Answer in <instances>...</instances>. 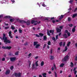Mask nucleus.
<instances>
[{
  "label": "nucleus",
  "mask_w": 77,
  "mask_h": 77,
  "mask_svg": "<svg viewBox=\"0 0 77 77\" xmlns=\"http://www.w3.org/2000/svg\"><path fill=\"white\" fill-rule=\"evenodd\" d=\"M6 36V34H3V37L2 39L3 40H4V42L6 44H10L11 43V40H9L8 39V38Z\"/></svg>",
  "instance_id": "obj_1"
},
{
  "label": "nucleus",
  "mask_w": 77,
  "mask_h": 77,
  "mask_svg": "<svg viewBox=\"0 0 77 77\" xmlns=\"http://www.w3.org/2000/svg\"><path fill=\"white\" fill-rule=\"evenodd\" d=\"M18 21L20 23H26V25H27L28 26H29V25H30V21L28 20L26 22V21L23 20H19Z\"/></svg>",
  "instance_id": "obj_2"
},
{
  "label": "nucleus",
  "mask_w": 77,
  "mask_h": 77,
  "mask_svg": "<svg viewBox=\"0 0 77 77\" xmlns=\"http://www.w3.org/2000/svg\"><path fill=\"white\" fill-rule=\"evenodd\" d=\"M12 75L13 76L15 75V77H20L21 76V73L20 72H19L18 73H14V74Z\"/></svg>",
  "instance_id": "obj_3"
},
{
  "label": "nucleus",
  "mask_w": 77,
  "mask_h": 77,
  "mask_svg": "<svg viewBox=\"0 0 77 77\" xmlns=\"http://www.w3.org/2000/svg\"><path fill=\"white\" fill-rule=\"evenodd\" d=\"M2 48L3 49H5V50H7V49H8V50H10V49H11V48H12V47L11 46H3L2 47Z\"/></svg>",
  "instance_id": "obj_4"
},
{
  "label": "nucleus",
  "mask_w": 77,
  "mask_h": 77,
  "mask_svg": "<svg viewBox=\"0 0 77 77\" xmlns=\"http://www.w3.org/2000/svg\"><path fill=\"white\" fill-rule=\"evenodd\" d=\"M69 57V56L68 55H66L65 56L63 59V60L64 61H66L68 59V58Z\"/></svg>",
  "instance_id": "obj_5"
},
{
  "label": "nucleus",
  "mask_w": 77,
  "mask_h": 77,
  "mask_svg": "<svg viewBox=\"0 0 77 77\" xmlns=\"http://www.w3.org/2000/svg\"><path fill=\"white\" fill-rule=\"evenodd\" d=\"M8 34L10 38L11 39H12V38H13V36H12V32L10 31L9 32Z\"/></svg>",
  "instance_id": "obj_6"
},
{
  "label": "nucleus",
  "mask_w": 77,
  "mask_h": 77,
  "mask_svg": "<svg viewBox=\"0 0 77 77\" xmlns=\"http://www.w3.org/2000/svg\"><path fill=\"white\" fill-rule=\"evenodd\" d=\"M34 23H35L34 24V26H35V25H37V23H38V21H35L34 20H32L31 21V24H33Z\"/></svg>",
  "instance_id": "obj_7"
},
{
  "label": "nucleus",
  "mask_w": 77,
  "mask_h": 77,
  "mask_svg": "<svg viewBox=\"0 0 77 77\" xmlns=\"http://www.w3.org/2000/svg\"><path fill=\"white\" fill-rule=\"evenodd\" d=\"M10 59L11 62H14L16 60V58L15 57H11Z\"/></svg>",
  "instance_id": "obj_8"
},
{
  "label": "nucleus",
  "mask_w": 77,
  "mask_h": 77,
  "mask_svg": "<svg viewBox=\"0 0 77 77\" xmlns=\"http://www.w3.org/2000/svg\"><path fill=\"white\" fill-rule=\"evenodd\" d=\"M11 72V71L10 70H7L5 72V74L6 75H8V74H9Z\"/></svg>",
  "instance_id": "obj_9"
},
{
  "label": "nucleus",
  "mask_w": 77,
  "mask_h": 77,
  "mask_svg": "<svg viewBox=\"0 0 77 77\" xmlns=\"http://www.w3.org/2000/svg\"><path fill=\"white\" fill-rule=\"evenodd\" d=\"M56 30H57V33H59V32H61V29L57 28L56 29Z\"/></svg>",
  "instance_id": "obj_10"
},
{
  "label": "nucleus",
  "mask_w": 77,
  "mask_h": 77,
  "mask_svg": "<svg viewBox=\"0 0 77 77\" xmlns=\"http://www.w3.org/2000/svg\"><path fill=\"white\" fill-rule=\"evenodd\" d=\"M4 18H12V17L10 16H5Z\"/></svg>",
  "instance_id": "obj_11"
},
{
  "label": "nucleus",
  "mask_w": 77,
  "mask_h": 77,
  "mask_svg": "<svg viewBox=\"0 0 77 77\" xmlns=\"http://www.w3.org/2000/svg\"><path fill=\"white\" fill-rule=\"evenodd\" d=\"M63 37L64 38H67V35L66 34H64L63 35Z\"/></svg>",
  "instance_id": "obj_12"
},
{
  "label": "nucleus",
  "mask_w": 77,
  "mask_h": 77,
  "mask_svg": "<svg viewBox=\"0 0 77 77\" xmlns=\"http://www.w3.org/2000/svg\"><path fill=\"white\" fill-rule=\"evenodd\" d=\"M54 30H49V32L50 33H52V35H53L54 34Z\"/></svg>",
  "instance_id": "obj_13"
},
{
  "label": "nucleus",
  "mask_w": 77,
  "mask_h": 77,
  "mask_svg": "<svg viewBox=\"0 0 77 77\" xmlns=\"http://www.w3.org/2000/svg\"><path fill=\"white\" fill-rule=\"evenodd\" d=\"M38 42H34V46H35V45H36L38 44Z\"/></svg>",
  "instance_id": "obj_14"
},
{
  "label": "nucleus",
  "mask_w": 77,
  "mask_h": 77,
  "mask_svg": "<svg viewBox=\"0 0 77 77\" xmlns=\"http://www.w3.org/2000/svg\"><path fill=\"white\" fill-rule=\"evenodd\" d=\"M44 61H42L41 62V66H44Z\"/></svg>",
  "instance_id": "obj_15"
},
{
  "label": "nucleus",
  "mask_w": 77,
  "mask_h": 77,
  "mask_svg": "<svg viewBox=\"0 0 77 77\" xmlns=\"http://www.w3.org/2000/svg\"><path fill=\"white\" fill-rule=\"evenodd\" d=\"M61 17L59 18V19L60 20H61L62 19V18H63V17H64V15H61Z\"/></svg>",
  "instance_id": "obj_16"
},
{
  "label": "nucleus",
  "mask_w": 77,
  "mask_h": 77,
  "mask_svg": "<svg viewBox=\"0 0 77 77\" xmlns=\"http://www.w3.org/2000/svg\"><path fill=\"white\" fill-rule=\"evenodd\" d=\"M77 14H74L73 15L72 18H74L75 17H77Z\"/></svg>",
  "instance_id": "obj_17"
},
{
  "label": "nucleus",
  "mask_w": 77,
  "mask_h": 77,
  "mask_svg": "<svg viewBox=\"0 0 77 77\" xmlns=\"http://www.w3.org/2000/svg\"><path fill=\"white\" fill-rule=\"evenodd\" d=\"M50 57L51 60H53V59H54V57L52 55Z\"/></svg>",
  "instance_id": "obj_18"
},
{
  "label": "nucleus",
  "mask_w": 77,
  "mask_h": 77,
  "mask_svg": "<svg viewBox=\"0 0 77 77\" xmlns=\"http://www.w3.org/2000/svg\"><path fill=\"white\" fill-rule=\"evenodd\" d=\"M42 75H43V77H47L46 75H47V73H45L42 74Z\"/></svg>",
  "instance_id": "obj_19"
},
{
  "label": "nucleus",
  "mask_w": 77,
  "mask_h": 77,
  "mask_svg": "<svg viewBox=\"0 0 77 77\" xmlns=\"http://www.w3.org/2000/svg\"><path fill=\"white\" fill-rule=\"evenodd\" d=\"M68 50V47H67V46H65V49L64 50H63V51H67Z\"/></svg>",
  "instance_id": "obj_20"
},
{
  "label": "nucleus",
  "mask_w": 77,
  "mask_h": 77,
  "mask_svg": "<svg viewBox=\"0 0 77 77\" xmlns=\"http://www.w3.org/2000/svg\"><path fill=\"white\" fill-rule=\"evenodd\" d=\"M39 35H40V37H42V36H44V34H43L41 33H40L39 34Z\"/></svg>",
  "instance_id": "obj_21"
},
{
  "label": "nucleus",
  "mask_w": 77,
  "mask_h": 77,
  "mask_svg": "<svg viewBox=\"0 0 77 77\" xmlns=\"http://www.w3.org/2000/svg\"><path fill=\"white\" fill-rule=\"evenodd\" d=\"M35 64H33L32 65V69H33L34 68H35Z\"/></svg>",
  "instance_id": "obj_22"
},
{
  "label": "nucleus",
  "mask_w": 77,
  "mask_h": 77,
  "mask_svg": "<svg viewBox=\"0 0 77 77\" xmlns=\"http://www.w3.org/2000/svg\"><path fill=\"white\" fill-rule=\"evenodd\" d=\"M40 46V45L39 44H37L35 46V48H38Z\"/></svg>",
  "instance_id": "obj_23"
},
{
  "label": "nucleus",
  "mask_w": 77,
  "mask_h": 77,
  "mask_svg": "<svg viewBox=\"0 0 77 77\" xmlns=\"http://www.w3.org/2000/svg\"><path fill=\"white\" fill-rule=\"evenodd\" d=\"M47 34L48 36H50V32H49V30L48 29L47 30Z\"/></svg>",
  "instance_id": "obj_24"
},
{
  "label": "nucleus",
  "mask_w": 77,
  "mask_h": 77,
  "mask_svg": "<svg viewBox=\"0 0 77 77\" xmlns=\"http://www.w3.org/2000/svg\"><path fill=\"white\" fill-rule=\"evenodd\" d=\"M38 61H37L35 63V65L36 66H38Z\"/></svg>",
  "instance_id": "obj_25"
},
{
  "label": "nucleus",
  "mask_w": 77,
  "mask_h": 77,
  "mask_svg": "<svg viewBox=\"0 0 77 77\" xmlns=\"http://www.w3.org/2000/svg\"><path fill=\"white\" fill-rule=\"evenodd\" d=\"M19 53V52L18 51H17L16 52V53L15 54V56H18Z\"/></svg>",
  "instance_id": "obj_26"
},
{
  "label": "nucleus",
  "mask_w": 77,
  "mask_h": 77,
  "mask_svg": "<svg viewBox=\"0 0 77 77\" xmlns=\"http://www.w3.org/2000/svg\"><path fill=\"white\" fill-rule=\"evenodd\" d=\"M64 63L61 64L60 65V67H63V66H64Z\"/></svg>",
  "instance_id": "obj_27"
},
{
  "label": "nucleus",
  "mask_w": 77,
  "mask_h": 77,
  "mask_svg": "<svg viewBox=\"0 0 77 77\" xmlns=\"http://www.w3.org/2000/svg\"><path fill=\"white\" fill-rule=\"evenodd\" d=\"M72 31L73 32H75V28H73L72 29Z\"/></svg>",
  "instance_id": "obj_28"
},
{
  "label": "nucleus",
  "mask_w": 77,
  "mask_h": 77,
  "mask_svg": "<svg viewBox=\"0 0 77 77\" xmlns=\"http://www.w3.org/2000/svg\"><path fill=\"white\" fill-rule=\"evenodd\" d=\"M22 30L20 28L19 29V32L20 33H22Z\"/></svg>",
  "instance_id": "obj_29"
},
{
  "label": "nucleus",
  "mask_w": 77,
  "mask_h": 77,
  "mask_svg": "<svg viewBox=\"0 0 77 77\" xmlns=\"http://www.w3.org/2000/svg\"><path fill=\"white\" fill-rule=\"evenodd\" d=\"M70 44H71V42H69L67 44V47H69V45H70Z\"/></svg>",
  "instance_id": "obj_30"
},
{
  "label": "nucleus",
  "mask_w": 77,
  "mask_h": 77,
  "mask_svg": "<svg viewBox=\"0 0 77 77\" xmlns=\"http://www.w3.org/2000/svg\"><path fill=\"white\" fill-rule=\"evenodd\" d=\"M43 39L44 40H46V39H47V36H43Z\"/></svg>",
  "instance_id": "obj_31"
},
{
  "label": "nucleus",
  "mask_w": 77,
  "mask_h": 77,
  "mask_svg": "<svg viewBox=\"0 0 77 77\" xmlns=\"http://www.w3.org/2000/svg\"><path fill=\"white\" fill-rule=\"evenodd\" d=\"M60 46V47H62V42H61L59 43Z\"/></svg>",
  "instance_id": "obj_32"
},
{
  "label": "nucleus",
  "mask_w": 77,
  "mask_h": 77,
  "mask_svg": "<svg viewBox=\"0 0 77 77\" xmlns=\"http://www.w3.org/2000/svg\"><path fill=\"white\" fill-rule=\"evenodd\" d=\"M48 44L49 45H51V42L50 41H49L48 42Z\"/></svg>",
  "instance_id": "obj_33"
},
{
  "label": "nucleus",
  "mask_w": 77,
  "mask_h": 77,
  "mask_svg": "<svg viewBox=\"0 0 77 77\" xmlns=\"http://www.w3.org/2000/svg\"><path fill=\"white\" fill-rule=\"evenodd\" d=\"M46 46H47V44H44L43 47V49H44L45 48V47H46Z\"/></svg>",
  "instance_id": "obj_34"
},
{
  "label": "nucleus",
  "mask_w": 77,
  "mask_h": 77,
  "mask_svg": "<svg viewBox=\"0 0 77 77\" xmlns=\"http://www.w3.org/2000/svg\"><path fill=\"white\" fill-rule=\"evenodd\" d=\"M66 44V42H64L63 44V46L65 47V45Z\"/></svg>",
  "instance_id": "obj_35"
},
{
  "label": "nucleus",
  "mask_w": 77,
  "mask_h": 77,
  "mask_svg": "<svg viewBox=\"0 0 77 77\" xmlns=\"http://www.w3.org/2000/svg\"><path fill=\"white\" fill-rule=\"evenodd\" d=\"M69 26L70 27H72L73 26V25L72 24H69Z\"/></svg>",
  "instance_id": "obj_36"
},
{
  "label": "nucleus",
  "mask_w": 77,
  "mask_h": 77,
  "mask_svg": "<svg viewBox=\"0 0 77 77\" xmlns=\"http://www.w3.org/2000/svg\"><path fill=\"white\" fill-rule=\"evenodd\" d=\"M73 2V0H70L69 1V3H70V4H72V2Z\"/></svg>",
  "instance_id": "obj_37"
},
{
  "label": "nucleus",
  "mask_w": 77,
  "mask_h": 77,
  "mask_svg": "<svg viewBox=\"0 0 77 77\" xmlns=\"http://www.w3.org/2000/svg\"><path fill=\"white\" fill-rule=\"evenodd\" d=\"M11 29L12 30H14L15 29V27H14L12 25L11 26Z\"/></svg>",
  "instance_id": "obj_38"
},
{
  "label": "nucleus",
  "mask_w": 77,
  "mask_h": 77,
  "mask_svg": "<svg viewBox=\"0 0 77 77\" xmlns=\"http://www.w3.org/2000/svg\"><path fill=\"white\" fill-rule=\"evenodd\" d=\"M73 65H74V64H73V63H72V62H71V65H70L71 66V67H72V66H73Z\"/></svg>",
  "instance_id": "obj_39"
},
{
  "label": "nucleus",
  "mask_w": 77,
  "mask_h": 77,
  "mask_svg": "<svg viewBox=\"0 0 77 77\" xmlns=\"http://www.w3.org/2000/svg\"><path fill=\"white\" fill-rule=\"evenodd\" d=\"M14 69V66H11L10 67V69L11 70H12V69Z\"/></svg>",
  "instance_id": "obj_40"
},
{
  "label": "nucleus",
  "mask_w": 77,
  "mask_h": 77,
  "mask_svg": "<svg viewBox=\"0 0 77 77\" xmlns=\"http://www.w3.org/2000/svg\"><path fill=\"white\" fill-rule=\"evenodd\" d=\"M34 35H35V36H36V37H38V38H39V37H40V36L39 35L37 34H34Z\"/></svg>",
  "instance_id": "obj_41"
},
{
  "label": "nucleus",
  "mask_w": 77,
  "mask_h": 77,
  "mask_svg": "<svg viewBox=\"0 0 77 77\" xmlns=\"http://www.w3.org/2000/svg\"><path fill=\"white\" fill-rule=\"evenodd\" d=\"M55 76V77H57V73H56V72H54Z\"/></svg>",
  "instance_id": "obj_42"
},
{
  "label": "nucleus",
  "mask_w": 77,
  "mask_h": 77,
  "mask_svg": "<svg viewBox=\"0 0 77 77\" xmlns=\"http://www.w3.org/2000/svg\"><path fill=\"white\" fill-rule=\"evenodd\" d=\"M12 55V54L11 53H10L8 54V55L9 56H11Z\"/></svg>",
  "instance_id": "obj_43"
},
{
  "label": "nucleus",
  "mask_w": 77,
  "mask_h": 77,
  "mask_svg": "<svg viewBox=\"0 0 77 77\" xmlns=\"http://www.w3.org/2000/svg\"><path fill=\"white\" fill-rule=\"evenodd\" d=\"M68 21H71V17H69L68 18Z\"/></svg>",
  "instance_id": "obj_44"
},
{
  "label": "nucleus",
  "mask_w": 77,
  "mask_h": 77,
  "mask_svg": "<svg viewBox=\"0 0 77 77\" xmlns=\"http://www.w3.org/2000/svg\"><path fill=\"white\" fill-rule=\"evenodd\" d=\"M10 22H13L14 21V20L12 19H10Z\"/></svg>",
  "instance_id": "obj_45"
},
{
  "label": "nucleus",
  "mask_w": 77,
  "mask_h": 77,
  "mask_svg": "<svg viewBox=\"0 0 77 77\" xmlns=\"http://www.w3.org/2000/svg\"><path fill=\"white\" fill-rule=\"evenodd\" d=\"M67 34L68 36H69L71 35V34H70V32H68Z\"/></svg>",
  "instance_id": "obj_46"
},
{
  "label": "nucleus",
  "mask_w": 77,
  "mask_h": 77,
  "mask_svg": "<svg viewBox=\"0 0 77 77\" xmlns=\"http://www.w3.org/2000/svg\"><path fill=\"white\" fill-rule=\"evenodd\" d=\"M42 5L43 6V7H45V5L44 4V2L43 3V4Z\"/></svg>",
  "instance_id": "obj_47"
},
{
  "label": "nucleus",
  "mask_w": 77,
  "mask_h": 77,
  "mask_svg": "<svg viewBox=\"0 0 77 77\" xmlns=\"http://www.w3.org/2000/svg\"><path fill=\"white\" fill-rule=\"evenodd\" d=\"M4 24H5V26H9V24H8V23H6V22H5Z\"/></svg>",
  "instance_id": "obj_48"
},
{
  "label": "nucleus",
  "mask_w": 77,
  "mask_h": 77,
  "mask_svg": "<svg viewBox=\"0 0 77 77\" xmlns=\"http://www.w3.org/2000/svg\"><path fill=\"white\" fill-rule=\"evenodd\" d=\"M28 44V43L27 42H26L25 43H24V45H27Z\"/></svg>",
  "instance_id": "obj_49"
},
{
  "label": "nucleus",
  "mask_w": 77,
  "mask_h": 77,
  "mask_svg": "<svg viewBox=\"0 0 77 77\" xmlns=\"http://www.w3.org/2000/svg\"><path fill=\"white\" fill-rule=\"evenodd\" d=\"M52 39L53 40H54V41H56V38H55L53 37L52 38Z\"/></svg>",
  "instance_id": "obj_50"
},
{
  "label": "nucleus",
  "mask_w": 77,
  "mask_h": 77,
  "mask_svg": "<svg viewBox=\"0 0 77 77\" xmlns=\"http://www.w3.org/2000/svg\"><path fill=\"white\" fill-rule=\"evenodd\" d=\"M3 14L0 15V18H3Z\"/></svg>",
  "instance_id": "obj_51"
},
{
  "label": "nucleus",
  "mask_w": 77,
  "mask_h": 77,
  "mask_svg": "<svg viewBox=\"0 0 77 77\" xmlns=\"http://www.w3.org/2000/svg\"><path fill=\"white\" fill-rule=\"evenodd\" d=\"M5 29H9V26H7L5 27Z\"/></svg>",
  "instance_id": "obj_52"
},
{
  "label": "nucleus",
  "mask_w": 77,
  "mask_h": 77,
  "mask_svg": "<svg viewBox=\"0 0 77 77\" xmlns=\"http://www.w3.org/2000/svg\"><path fill=\"white\" fill-rule=\"evenodd\" d=\"M2 61H5V58L4 57L2 59Z\"/></svg>",
  "instance_id": "obj_53"
},
{
  "label": "nucleus",
  "mask_w": 77,
  "mask_h": 77,
  "mask_svg": "<svg viewBox=\"0 0 77 77\" xmlns=\"http://www.w3.org/2000/svg\"><path fill=\"white\" fill-rule=\"evenodd\" d=\"M74 71V74H75V75H76V73L77 72V71L76 70H75V71Z\"/></svg>",
  "instance_id": "obj_54"
},
{
  "label": "nucleus",
  "mask_w": 77,
  "mask_h": 77,
  "mask_svg": "<svg viewBox=\"0 0 77 77\" xmlns=\"http://www.w3.org/2000/svg\"><path fill=\"white\" fill-rule=\"evenodd\" d=\"M56 39H58V35H57L56 36Z\"/></svg>",
  "instance_id": "obj_55"
},
{
  "label": "nucleus",
  "mask_w": 77,
  "mask_h": 77,
  "mask_svg": "<svg viewBox=\"0 0 77 77\" xmlns=\"http://www.w3.org/2000/svg\"><path fill=\"white\" fill-rule=\"evenodd\" d=\"M32 55V54L31 53H30L29 55H28V56L29 57H30Z\"/></svg>",
  "instance_id": "obj_56"
},
{
  "label": "nucleus",
  "mask_w": 77,
  "mask_h": 77,
  "mask_svg": "<svg viewBox=\"0 0 77 77\" xmlns=\"http://www.w3.org/2000/svg\"><path fill=\"white\" fill-rule=\"evenodd\" d=\"M59 28L60 29H62L63 28V26H59Z\"/></svg>",
  "instance_id": "obj_57"
},
{
  "label": "nucleus",
  "mask_w": 77,
  "mask_h": 77,
  "mask_svg": "<svg viewBox=\"0 0 77 77\" xmlns=\"http://www.w3.org/2000/svg\"><path fill=\"white\" fill-rule=\"evenodd\" d=\"M65 32L66 33H68V30H66L65 31Z\"/></svg>",
  "instance_id": "obj_58"
},
{
  "label": "nucleus",
  "mask_w": 77,
  "mask_h": 77,
  "mask_svg": "<svg viewBox=\"0 0 77 77\" xmlns=\"http://www.w3.org/2000/svg\"><path fill=\"white\" fill-rule=\"evenodd\" d=\"M50 52H51V54H52V53H53V50L52 49L51 50Z\"/></svg>",
  "instance_id": "obj_59"
},
{
  "label": "nucleus",
  "mask_w": 77,
  "mask_h": 77,
  "mask_svg": "<svg viewBox=\"0 0 77 77\" xmlns=\"http://www.w3.org/2000/svg\"><path fill=\"white\" fill-rule=\"evenodd\" d=\"M11 1L13 3H14L15 2L14 0H11Z\"/></svg>",
  "instance_id": "obj_60"
},
{
  "label": "nucleus",
  "mask_w": 77,
  "mask_h": 77,
  "mask_svg": "<svg viewBox=\"0 0 77 77\" xmlns=\"http://www.w3.org/2000/svg\"><path fill=\"white\" fill-rule=\"evenodd\" d=\"M17 29H15V30H14V33H16V32H17Z\"/></svg>",
  "instance_id": "obj_61"
},
{
  "label": "nucleus",
  "mask_w": 77,
  "mask_h": 77,
  "mask_svg": "<svg viewBox=\"0 0 77 77\" xmlns=\"http://www.w3.org/2000/svg\"><path fill=\"white\" fill-rule=\"evenodd\" d=\"M3 56L4 57H6V54H4L3 55Z\"/></svg>",
  "instance_id": "obj_62"
},
{
  "label": "nucleus",
  "mask_w": 77,
  "mask_h": 77,
  "mask_svg": "<svg viewBox=\"0 0 77 77\" xmlns=\"http://www.w3.org/2000/svg\"><path fill=\"white\" fill-rule=\"evenodd\" d=\"M77 8H76L75 9V10H74V12H75V11H77Z\"/></svg>",
  "instance_id": "obj_63"
},
{
  "label": "nucleus",
  "mask_w": 77,
  "mask_h": 77,
  "mask_svg": "<svg viewBox=\"0 0 77 77\" xmlns=\"http://www.w3.org/2000/svg\"><path fill=\"white\" fill-rule=\"evenodd\" d=\"M75 60H76V61L77 60V56H76L75 57Z\"/></svg>",
  "instance_id": "obj_64"
}]
</instances>
